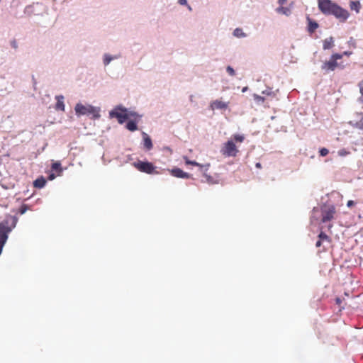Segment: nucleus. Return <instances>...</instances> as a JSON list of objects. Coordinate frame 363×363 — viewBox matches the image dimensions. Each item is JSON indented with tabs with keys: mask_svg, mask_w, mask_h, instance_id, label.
<instances>
[{
	"mask_svg": "<svg viewBox=\"0 0 363 363\" xmlns=\"http://www.w3.org/2000/svg\"><path fill=\"white\" fill-rule=\"evenodd\" d=\"M318 9L325 15H333L341 22L350 16L349 12L331 0H318Z\"/></svg>",
	"mask_w": 363,
	"mask_h": 363,
	"instance_id": "obj_1",
	"label": "nucleus"
},
{
	"mask_svg": "<svg viewBox=\"0 0 363 363\" xmlns=\"http://www.w3.org/2000/svg\"><path fill=\"white\" fill-rule=\"evenodd\" d=\"M243 135L235 134L230 140L223 143L220 153L225 157H235L239 152V145L245 140Z\"/></svg>",
	"mask_w": 363,
	"mask_h": 363,
	"instance_id": "obj_2",
	"label": "nucleus"
},
{
	"mask_svg": "<svg viewBox=\"0 0 363 363\" xmlns=\"http://www.w3.org/2000/svg\"><path fill=\"white\" fill-rule=\"evenodd\" d=\"M74 111L77 116H92L95 118L100 116L99 109L89 104L83 105L81 103H78L75 106Z\"/></svg>",
	"mask_w": 363,
	"mask_h": 363,
	"instance_id": "obj_3",
	"label": "nucleus"
},
{
	"mask_svg": "<svg viewBox=\"0 0 363 363\" xmlns=\"http://www.w3.org/2000/svg\"><path fill=\"white\" fill-rule=\"evenodd\" d=\"M136 114L134 113H128L125 108H117L110 112V116L112 118H116L118 122L121 124L123 123L126 120L130 117L135 116Z\"/></svg>",
	"mask_w": 363,
	"mask_h": 363,
	"instance_id": "obj_4",
	"label": "nucleus"
},
{
	"mask_svg": "<svg viewBox=\"0 0 363 363\" xmlns=\"http://www.w3.org/2000/svg\"><path fill=\"white\" fill-rule=\"evenodd\" d=\"M336 208L333 205L324 206L321 208V223L331 221L336 218Z\"/></svg>",
	"mask_w": 363,
	"mask_h": 363,
	"instance_id": "obj_5",
	"label": "nucleus"
},
{
	"mask_svg": "<svg viewBox=\"0 0 363 363\" xmlns=\"http://www.w3.org/2000/svg\"><path fill=\"white\" fill-rule=\"evenodd\" d=\"M342 57V55L335 53L333 54L328 61L325 62L322 65V69L328 72L334 71L337 67H340L337 62L338 60Z\"/></svg>",
	"mask_w": 363,
	"mask_h": 363,
	"instance_id": "obj_6",
	"label": "nucleus"
},
{
	"mask_svg": "<svg viewBox=\"0 0 363 363\" xmlns=\"http://www.w3.org/2000/svg\"><path fill=\"white\" fill-rule=\"evenodd\" d=\"M133 166L140 172L146 174H158L155 170L156 167L149 162L138 161L133 163Z\"/></svg>",
	"mask_w": 363,
	"mask_h": 363,
	"instance_id": "obj_7",
	"label": "nucleus"
},
{
	"mask_svg": "<svg viewBox=\"0 0 363 363\" xmlns=\"http://www.w3.org/2000/svg\"><path fill=\"white\" fill-rule=\"evenodd\" d=\"M18 218L16 216L6 215L4 220L0 223V227L2 225L6 228L5 230H9V233L14 228L18 222Z\"/></svg>",
	"mask_w": 363,
	"mask_h": 363,
	"instance_id": "obj_8",
	"label": "nucleus"
},
{
	"mask_svg": "<svg viewBox=\"0 0 363 363\" xmlns=\"http://www.w3.org/2000/svg\"><path fill=\"white\" fill-rule=\"evenodd\" d=\"M228 106V103L222 101L220 100H215L213 101L211 104L210 107L211 109H226Z\"/></svg>",
	"mask_w": 363,
	"mask_h": 363,
	"instance_id": "obj_9",
	"label": "nucleus"
},
{
	"mask_svg": "<svg viewBox=\"0 0 363 363\" xmlns=\"http://www.w3.org/2000/svg\"><path fill=\"white\" fill-rule=\"evenodd\" d=\"M171 174L172 176L177 178H184L189 179L190 177V174L189 173L184 172L179 168H174L171 170Z\"/></svg>",
	"mask_w": 363,
	"mask_h": 363,
	"instance_id": "obj_10",
	"label": "nucleus"
},
{
	"mask_svg": "<svg viewBox=\"0 0 363 363\" xmlns=\"http://www.w3.org/2000/svg\"><path fill=\"white\" fill-rule=\"evenodd\" d=\"M184 160H185V163L186 164H191V165L199 167L201 171H205V172L208 171L210 167L209 163H207L206 164H201L196 162V161H191V160H189L187 157H184Z\"/></svg>",
	"mask_w": 363,
	"mask_h": 363,
	"instance_id": "obj_11",
	"label": "nucleus"
},
{
	"mask_svg": "<svg viewBox=\"0 0 363 363\" xmlns=\"http://www.w3.org/2000/svg\"><path fill=\"white\" fill-rule=\"evenodd\" d=\"M5 229L3 225L0 227V245L3 247L8 239V234L9 233V230Z\"/></svg>",
	"mask_w": 363,
	"mask_h": 363,
	"instance_id": "obj_12",
	"label": "nucleus"
},
{
	"mask_svg": "<svg viewBox=\"0 0 363 363\" xmlns=\"http://www.w3.org/2000/svg\"><path fill=\"white\" fill-rule=\"evenodd\" d=\"M55 99L57 103L55 104V109L57 111H65V104H64V96L62 95H58L55 96Z\"/></svg>",
	"mask_w": 363,
	"mask_h": 363,
	"instance_id": "obj_13",
	"label": "nucleus"
},
{
	"mask_svg": "<svg viewBox=\"0 0 363 363\" xmlns=\"http://www.w3.org/2000/svg\"><path fill=\"white\" fill-rule=\"evenodd\" d=\"M307 21L308 22V31L310 33H313L315 30L318 28V24L317 22L311 20L309 17H307Z\"/></svg>",
	"mask_w": 363,
	"mask_h": 363,
	"instance_id": "obj_14",
	"label": "nucleus"
},
{
	"mask_svg": "<svg viewBox=\"0 0 363 363\" xmlns=\"http://www.w3.org/2000/svg\"><path fill=\"white\" fill-rule=\"evenodd\" d=\"M143 135L144 140V147L148 150H151L152 147L151 138L145 133H143Z\"/></svg>",
	"mask_w": 363,
	"mask_h": 363,
	"instance_id": "obj_15",
	"label": "nucleus"
},
{
	"mask_svg": "<svg viewBox=\"0 0 363 363\" xmlns=\"http://www.w3.org/2000/svg\"><path fill=\"white\" fill-rule=\"evenodd\" d=\"M361 4L359 1H352L350 3V8L352 11H355L357 13H359L361 9Z\"/></svg>",
	"mask_w": 363,
	"mask_h": 363,
	"instance_id": "obj_16",
	"label": "nucleus"
},
{
	"mask_svg": "<svg viewBox=\"0 0 363 363\" xmlns=\"http://www.w3.org/2000/svg\"><path fill=\"white\" fill-rule=\"evenodd\" d=\"M45 184H46V180L45 179V178L43 177H39L33 182L34 187L38 188V189H41V188L44 187Z\"/></svg>",
	"mask_w": 363,
	"mask_h": 363,
	"instance_id": "obj_17",
	"label": "nucleus"
},
{
	"mask_svg": "<svg viewBox=\"0 0 363 363\" xmlns=\"http://www.w3.org/2000/svg\"><path fill=\"white\" fill-rule=\"evenodd\" d=\"M334 45V40L332 37L328 38L324 40L323 48L324 50H328L333 47Z\"/></svg>",
	"mask_w": 363,
	"mask_h": 363,
	"instance_id": "obj_18",
	"label": "nucleus"
},
{
	"mask_svg": "<svg viewBox=\"0 0 363 363\" xmlns=\"http://www.w3.org/2000/svg\"><path fill=\"white\" fill-rule=\"evenodd\" d=\"M276 11L279 13H282L286 16H289L291 13V10L287 7H284L283 6L278 7Z\"/></svg>",
	"mask_w": 363,
	"mask_h": 363,
	"instance_id": "obj_19",
	"label": "nucleus"
},
{
	"mask_svg": "<svg viewBox=\"0 0 363 363\" xmlns=\"http://www.w3.org/2000/svg\"><path fill=\"white\" fill-rule=\"evenodd\" d=\"M318 239H320V240H322L323 242H327L328 243H330L331 242V239L324 232H323L322 230L320 232L318 236Z\"/></svg>",
	"mask_w": 363,
	"mask_h": 363,
	"instance_id": "obj_20",
	"label": "nucleus"
},
{
	"mask_svg": "<svg viewBox=\"0 0 363 363\" xmlns=\"http://www.w3.org/2000/svg\"><path fill=\"white\" fill-rule=\"evenodd\" d=\"M126 128L130 131H135L138 129L137 124L133 121H130L126 124Z\"/></svg>",
	"mask_w": 363,
	"mask_h": 363,
	"instance_id": "obj_21",
	"label": "nucleus"
},
{
	"mask_svg": "<svg viewBox=\"0 0 363 363\" xmlns=\"http://www.w3.org/2000/svg\"><path fill=\"white\" fill-rule=\"evenodd\" d=\"M52 169L56 171L60 174L62 172V169L61 167V163L60 162H55L52 164Z\"/></svg>",
	"mask_w": 363,
	"mask_h": 363,
	"instance_id": "obj_22",
	"label": "nucleus"
},
{
	"mask_svg": "<svg viewBox=\"0 0 363 363\" xmlns=\"http://www.w3.org/2000/svg\"><path fill=\"white\" fill-rule=\"evenodd\" d=\"M233 35L237 38H243L246 36L245 33L241 28H235L233 31Z\"/></svg>",
	"mask_w": 363,
	"mask_h": 363,
	"instance_id": "obj_23",
	"label": "nucleus"
},
{
	"mask_svg": "<svg viewBox=\"0 0 363 363\" xmlns=\"http://www.w3.org/2000/svg\"><path fill=\"white\" fill-rule=\"evenodd\" d=\"M358 87L359 89V92L361 94V96L359 97V100H360V101H362L363 103V79L361 80L358 83Z\"/></svg>",
	"mask_w": 363,
	"mask_h": 363,
	"instance_id": "obj_24",
	"label": "nucleus"
},
{
	"mask_svg": "<svg viewBox=\"0 0 363 363\" xmlns=\"http://www.w3.org/2000/svg\"><path fill=\"white\" fill-rule=\"evenodd\" d=\"M254 99L258 103H263L265 101V99L263 96H261L258 94H255L253 95Z\"/></svg>",
	"mask_w": 363,
	"mask_h": 363,
	"instance_id": "obj_25",
	"label": "nucleus"
},
{
	"mask_svg": "<svg viewBox=\"0 0 363 363\" xmlns=\"http://www.w3.org/2000/svg\"><path fill=\"white\" fill-rule=\"evenodd\" d=\"M28 206L26 204H23L20 207L18 212L21 215H23L28 211Z\"/></svg>",
	"mask_w": 363,
	"mask_h": 363,
	"instance_id": "obj_26",
	"label": "nucleus"
},
{
	"mask_svg": "<svg viewBox=\"0 0 363 363\" xmlns=\"http://www.w3.org/2000/svg\"><path fill=\"white\" fill-rule=\"evenodd\" d=\"M113 59V57H111L108 55H105L104 59V63L105 65H108L111 61Z\"/></svg>",
	"mask_w": 363,
	"mask_h": 363,
	"instance_id": "obj_27",
	"label": "nucleus"
},
{
	"mask_svg": "<svg viewBox=\"0 0 363 363\" xmlns=\"http://www.w3.org/2000/svg\"><path fill=\"white\" fill-rule=\"evenodd\" d=\"M328 152H329L328 150L325 147H322L319 150V153L321 157L326 156L328 154Z\"/></svg>",
	"mask_w": 363,
	"mask_h": 363,
	"instance_id": "obj_28",
	"label": "nucleus"
},
{
	"mask_svg": "<svg viewBox=\"0 0 363 363\" xmlns=\"http://www.w3.org/2000/svg\"><path fill=\"white\" fill-rule=\"evenodd\" d=\"M350 154V152L347 151L345 149H342L338 151V155L341 157L347 156Z\"/></svg>",
	"mask_w": 363,
	"mask_h": 363,
	"instance_id": "obj_29",
	"label": "nucleus"
},
{
	"mask_svg": "<svg viewBox=\"0 0 363 363\" xmlns=\"http://www.w3.org/2000/svg\"><path fill=\"white\" fill-rule=\"evenodd\" d=\"M226 71L230 76H234L235 74V70L230 66L227 67Z\"/></svg>",
	"mask_w": 363,
	"mask_h": 363,
	"instance_id": "obj_30",
	"label": "nucleus"
},
{
	"mask_svg": "<svg viewBox=\"0 0 363 363\" xmlns=\"http://www.w3.org/2000/svg\"><path fill=\"white\" fill-rule=\"evenodd\" d=\"M11 46L14 48V49H17L18 48V44H17V42L16 40H13L11 42Z\"/></svg>",
	"mask_w": 363,
	"mask_h": 363,
	"instance_id": "obj_31",
	"label": "nucleus"
},
{
	"mask_svg": "<svg viewBox=\"0 0 363 363\" xmlns=\"http://www.w3.org/2000/svg\"><path fill=\"white\" fill-rule=\"evenodd\" d=\"M354 205V202L352 200L348 201L347 203V206L348 208H352Z\"/></svg>",
	"mask_w": 363,
	"mask_h": 363,
	"instance_id": "obj_32",
	"label": "nucleus"
},
{
	"mask_svg": "<svg viewBox=\"0 0 363 363\" xmlns=\"http://www.w3.org/2000/svg\"><path fill=\"white\" fill-rule=\"evenodd\" d=\"M322 242H323V241L320 240V239H318L315 243V247H320L322 245Z\"/></svg>",
	"mask_w": 363,
	"mask_h": 363,
	"instance_id": "obj_33",
	"label": "nucleus"
},
{
	"mask_svg": "<svg viewBox=\"0 0 363 363\" xmlns=\"http://www.w3.org/2000/svg\"><path fill=\"white\" fill-rule=\"evenodd\" d=\"M335 302H336V303H337L339 306H340L341 303H342V300H341V298H340L337 297V298H335Z\"/></svg>",
	"mask_w": 363,
	"mask_h": 363,
	"instance_id": "obj_34",
	"label": "nucleus"
},
{
	"mask_svg": "<svg viewBox=\"0 0 363 363\" xmlns=\"http://www.w3.org/2000/svg\"><path fill=\"white\" fill-rule=\"evenodd\" d=\"M178 2L181 5H186L187 4L186 0H178Z\"/></svg>",
	"mask_w": 363,
	"mask_h": 363,
	"instance_id": "obj_35",
	"label": "nucleus"
},
{
	"mask_svg": "<svg viewBox=\"0 0 363 363\" xmlns=\"http://www.w3.org/2000/svg\"><path fill=\"white\" fill-rule=\"evenodd\" d=\"M287 0H278V3L280 4V6H283L286 3Z\"/></svg>",
	"mask_w": 363,
	"mask_h": 363,
	"instance_id": "obj_36",
	"label": "nucleus"
},
{
	"mask_svg": "<svg viewBox=\"0 0 363 363\" xmlns=\"http://www.w3.org/2000/svg\"><path fill=\"white\" fill-rule=\"evenodd\" d=\"M333 227V225L332 223H329L327 226L328 231L330 232Z\"/></svg>",
	"mask_w": 363,
	"mask_h": 363,
	"instance_id": "obj_37",
	"label": "nucleus"
},
{
	"mask_svg": "<svg viewBox=\"0 0 363 363\" xmlns=\"http://www.w3.org/2000/svg\"><path fill=\"white\" fill-rule=\"evenodd\" d=\"M255 167L258 169H260L262 167V165L259 162L256 163Z\"/></svg>",
	"mask_w": 363,
	"mask_h": 363,
	"instance_id": "obj_38",
	"label": "nucleus"
},
{
	"mask_svg": "<svg viewBox=\"0 0 363 363\" xmlns=\"http://www.w3.org/2000/svg\"><path fill=\"white\" fill-rule=\"evenodd\" d=\"M350 54H351V52H344L342 55L343 56V55H350Z\"/></svg>",
	"mask_w": 363,
	"mask_h": 363,
	"instance_id": "obj_39",
	"label": "nucleus"
},
{
	"mask_svg": "<svg viewBox=\"0 0 363 363\" xmlns=\"http://www.w3.org/2000/svg\"><path fill=\"white\" fill-rule=\"evenodd\" d=\"M262 94H267V95H270V94H271V92H269V91H262Z\"/></svg>",
	"mask_w": 363,
	"mask_h": 363,
	"instance_id": "obj_40",
	"label": "nucleus"
},
{
	"mask_svg": "<svg viewBox=\"0 0 363 363\" xmlns=\"http://www.w3.org/2000/svg\"><path fill=\"white\" fill-rule=\"evenodd\" d=\"M54 178H55V175H54V174H50V175L49 176V179H50V180L53 179Z\"/></svg>",
	"mask_w": 363,
	"mask_h": 363,
	"instance_id": "obj_41",
	"label": "nucleus"
},
{
	"mask_svg": "<svg viewBox=\"0 0 363 363\" xmlns=\"http://www.w3.org/2000/svg\"><path fill=\"white\" fill-rule=\"evenodd\" d=\"M203 175L207 178V180H208V181H209V180H210V179H211V176H208V175H207V174H203Z\"/></svg>",
	"mask_w": 363,
	"mask_h": 363,
	"instance_id": "obj_42",
	"label": "nucleus"
},
{
	"mask_svg": "<svg viewBox=\"0 0 363 363\" xmlns=\"http://www.w3.org/2000/svg\"><path fill=\"white\" fill-rule=\"evenodd\" d=\"M247 89V87H244L242 90V92H245Z\"/></svg>",
	"mask_w": 363,
	"mask_h": 363,
	"instance_id": "obj_43",
	"label": "nucleus"
}]
</instances>
